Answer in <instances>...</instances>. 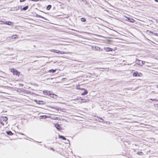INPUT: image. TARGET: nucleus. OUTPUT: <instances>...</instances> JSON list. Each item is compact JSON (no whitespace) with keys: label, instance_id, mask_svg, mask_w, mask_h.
<instances>
[{"label":"nucleus","instance_id":"obj_1","mask_svg":"<svg viewBox=\"0 0 158 158\" xmlns=\"http://www.w3.org/2000/svg\"><path fill=\"white\" fill-rule=\"evenodd\" d=\"M0 24H6L12 26L13 25V24L10 21H0Z\"/></svg>","mask_w":158,"mask_h":158},{"label":"nucleus","instance_id":"obj_2","mask_svg":"<svg viewBox=\"0 0 158 158\" xmlns=\"http://www.w3.org/2000/svg\"><path fill=\"white\" fill-rule=\"evenodd\" d=\"M11 71L13 73V74L14 75H18V76L19 74L20 73L19 71L14 69H11Z\"/></svg>","mask_w":158,"mask_h":158},{"label":"nucleus","instance_id":"obj_3","mask_svg":"<svg viewBox=\"0 0 158 158\" xmlns=\"http://www.w3.org/2000/svg\"><path fill=\"white\" fill-rule=\"evenodd\" d=\"M92 49L94 50H101L102 51V49H101V48H99V47H97V46H92Z\"/></svg>","mask_w":158,"mask_h":158},{"label":"nucleus","instance_id":"obj_4","mask_svg":"<svg viewBox=\"0 0 158 158\" xmlns=\"http://www.w3.org/2000/svg\"><path fill=\"white\" fill-rule=\"evenodd\" d=\"M142 74L141 73H137V72L134 73L133 74V76L134 77H137V76L141 77L142 76Z\"/></svg>","mask_w":158,"mask_h":158},{"label":"nucleus","instance_id":"obj_5","mask_svg":"<svg viewBox=\"0 0 158 158\" xmlns=\"http://www.w3.org/2000/svg\"><path fill=\"white\" fill-rule=\"evenodd\" d=\"M103 48L106 52L112 51L113 50V48L109 47H104Z\"/></svg>","mask_w":158,"mask_h":158},{"label":"nucleus","instance_id":"obj_6","mask_svg":"<svg viewBox=\"0 0 158 158\" xmlns=\"http://www.w3.org/2000/svg\"><path fill=\"white\" fill-rule=\"evenodd\" d=\"M55 126L58 130H60L62 129V128L60 127V125L58 124H56L55 125Z\"/></svg>","mask_w":158,"mask_h":158},{"label":"nucleus","instance_id":"obj_7","mask_svg":"<svg viewBox=\"0 0 158 158\" xmlns=\"http://www.w3.org/2000/svg\"><path fill=\"white\" fill-rule=\"evenodd\" d=\"M35 102L39 104H43V102L42 101H38L36 100H35Z\"/></svg>","mask_w":158,"mask_h":158},{"label":"nucleus","instance_id":"obj_8","mask_svg":"<svg viewBox=\"0 0 158 158\" xmlns=\"http://www.w3.org/2000/svg\"><path fill=\"white\" fill-rule=\"evenodd\" d=\"M127 19H128V21H129L130 22L134 23L135 22V20L131 18H128Z\"/></svg>","mask_w":158,"mask_h":158},{"label":"nucleus","instance_id":"obj_9","mask_svg":"<svg viewBox=\"0 0 158 158\" xmlns=\"http://www.w3.org/2000/svg\"><path fill=\"white\" fill-rule=\"evenodd\" d=\"M6 133L7 135H12L13 134L12 132L10 131H6Z\"/></svg>","mask_w":158,"mask_h":158},{"label":"nucleus","instance_id":"obj_10","mask_svg":"<svg viewBox=\"0 0 158 158\" xmlns=\"http://www.w3.org/2000/svg\"><path fill=\"white\" fill-rule=\"evenodd\" d=\"M81 89H83V90H85V91L84 92L82 93L81 95H85L86 94L88 93V92L86 89H84L83 88Z\"/></svg>","mask_w":158,"mask_h":158},{"label":"nucleus","instance_id":"obj_11","mask_svg":"<svg viewBox=\"0 0 158 158\" xmlns=\"http://www.w3.org/2000/svg\"><path fill=\"white\" fill-rule=\"evenodd\" d=\"M36 17H39V18H43L45 20H48V19H46V18H44V17L42 16H41L40 15H38V14H36Z\"/></svg>","mask_w":158,"mask_h":158},{"label":"nucleus","instance_id":"obj_12","mask_svg":"<svg viewBox=\"0 0 158 158\" xmlns=\"http://www.w3.org/2000/svg\"><path fill=\"white\" fill-rule=\"evenodd\" d=\"M82 101L81 102H83V103L86 102L88 101V99L85 98H82Z\"/></svg>","mask_w":158,"mask_h":158},{"label":"nucleus","instance_id":"obj_13","mask_svg":"<svg viewBox=\"0 0 158 158\" xmlns=\"http://www.w3.org/2000/svg\"><path fill=\"white\" fill-rule=\"evenodd\" d=\"M59 138H61L63 140H66V138H65L64 136H62V135H59Z\"/></svg>","mask_w":158,"mask_h":158},{"label":"nucleus","instance_id":"obj_14","mask_svg":"<svg viewBox=\"0 0 158 158\" xmlns=\"http://www.w3.org/2000/svg\"><path fill=\"white\" fill-rule=\"evenodd\" d=\"M50 51L52 52H56L57 53H58L59 50H55V49H52V50H51Z\"/></svg>","mask_w":158,"mask_h":158},{"label":"nucleus","instance_id":"obj_15","mask_svg":"<svg viewBox=\"0 0 158 158\" xmlns=\"http://www.w3.org/2000/svg\"><path fill=\"white\" fill-rule=\"evenodd\" d=\"M28 6H25L24 7H23V8H22L21 9V10H27L28 9Z\"/></svg>","mask_w":158,"mask_h":158},{"label":"nucleus","instance_id":"obj_16","mask_svg":"<svg viewBox=\"0 0 158 158\" xmlns=\"http://www.w3.org/2000/svg\"><path fill=\"white\" fill-rule=\"evenodd\" d=\"M56 69H52L49 70L48 71V72L49 73H54L56 72Z\"/></svg>","mask_w":158,"mask_h":158},{"label":"nucleus","instance_id":"obj_17","mask_svg":"<svg viewBox=\"0 0 158 158\" xmlns=\"http://www.w3.org/2000/svg\"><path fill=\"white\" fill-rule=\"evenodd\" d=\"M52 6L50 5H48L46 7V9L48 10H49L51 8Z\"/></svg>","mask_w":158,"mask_h":158},{"label":"nucleus","instance_id":"obj_18","mask_svg":"<svg viewBox=\"0 0 158 158\" xmlns=\"http://www.w3.org/2000/svg\"><path fill=\"white\" fill-rule=\"evenodd\" d=\"M2 118H3V121H5V122L8 119L6 117H2Z\"/></svg>","mask_w":158,"mask_h":158},{"label":"nucleus","instance_id":"obj_19","mask_svg":"<svg viewBox=\"0 0 158 158\" xmlns=\"http://www.w3.org/2000/svg\"><path fill=\"white\" fill-rule=\"evenodd\" d=\"M58 53H59L60 54H65L66 53V52L64 51H61L59 50Z\"/></svg>","mask_w":158,"mask_h":158},{"label":"nucleus","instance_id":"obj_20","mask_svg":"<svg viewBox=\"0 0 158 158\" xmlns=\"http://www.w3.org/2000/svg\"><path fill=\"white\" fill-rule=\"evenodd\" d=\"M139 61L141 62V64H140V65H141V66L143 65L145 62L144 61H141L140 60H139Z\"/></svg>","mask_w":158,"mask_h":158},{"label":"nucleus","instance_id":"obj_21","mask_svg":"<svg viewBox=\"0 0 158 158\" xmlns=\"http://www.w3.org/2000/svg\"><path fill=\"white\" fill-rule=\"evenodd\" d=\"M81 21L82 22H85L86 21V19L84 18H82L81 19Z\"/></svg>","mask_w":158,"mask_h":158},{"label":"nucleus","instance_id":"obj_22","mask_svg":"<svg viewBox=\"0 0 158 158\" xmlns=\"http://www.w3.org/2000/svg\"><path fill=\"white\" fill-rule=\"evenodd\" d=\"M44 117H45V118H46L47 117V116L46 115H42L40 116V119H43L44 118Z\"/></svg>","mask_w":158,"mask_h":158},{"label":"nucleus","instance_id":"obj_23","mask_svg":"<svg viewBox=\"0 0 158 158\" xmlns=\"http://www.w3.org/2000/svg\"><path fill=\"white\" fill-rule=\"evenodd\" d=\"M98 121L100 122H102L103 121V119H102V118H98Z\"/></svg>","mask_w":158,"mask_h":158},{"label":"nucleus","instance_id":"obj_24","mask_svg":"<svg viewBox=\"0 0 158 158\" xmlns=\"http://www.w3.org/2000/svg\"><path fill=\"white\" fill-rule=\"evenodd\" d=\"M43 93L45 95H48V94H48V93L47 91H43Z\"/></svg>","mask_w":158,"mask_h":158},{"label":"nucleus","instance_id":"obj_25","mask_svg":"<svg viewBox=\"0 0 158 158\" xmlns=\"http://www.w3.org/2000/svg\"><path fill=\"white\" fill-rule=\"evenodd\" d=\"M17 37H18L16 35H13L12 36V39H16L17 38Z\"/></svg>","mask_w":158,"mask_h":158},{"label":"nucleus","instance_id":"obj_26","mask_svg":"<svg viewBox=\"0 0 158 158\" xmlns=\"http://www.w3.org/2000/svg\"><path fill=\"white\" fill-rule=\"evenodd\" d=\"M152 34H153L154 35L157 36H158V33H153V32H152Z\"/></svg>","mask_w":158,"mask_h":158},{"label":"nucleus","instance_id":"obj_27","mask_svg":"<svg viewBox=\"0 0 158 158\" xmlns=\"http://www.w3.org/2000/svg\"><path fill=\"white\" fill-rule=\"evenodd\" d=\"M82 98H80V99H79L78 102H80V103H83V102H81L82 101Z\"/></svg>","mask_w":158,"mask_h":158},{"label":"nucleus","instance_id":"obj_28","mask_svg":"<svg viewBox=\"0 0 158 158\" xmlns=\"http://www.w3.org/2000/svg\"><path fill=\"white\" fill-rule=\"evenodd\" d=\"M150 99L151 100H153V101H158V100H157L156 98L155 99H151V98Z\"/></svg>","mask_w":158,"mask_h":158},{"label":"nucleus","instance_id":"obj_29","mask_svg":"<svg viewBox=\"0 0 158 158\" xmlns=\"http://www.w3.org/2000/svg\"><path fill=\"white\" fill-rule=\"evenodd\" d=\"M81 98V97H77V98H76L75 99V100H77L79 101V99H80Z\"/></svg>","mask_w":158,"mask_h":158},{"label":"nucleus","instance_id":"obj_30","mask_svg":"<svg viewBox=\"0 0 158 158\" xmlns=\"http://www.w3.org/2000/svg\"><path fill=\"white\" fill-rule=\"evenodd\" d=\"M142 153L141 152H139L137 153V154L139 155H141V154Z\"/></svg>","mask_w":158,"mask_h":158},{"label":"nucleus","instance_id":"obj_31","mask_svg":"<svg viewBox=\"0 0 158 158\" xmlns=\"http://www.w3.org/2000/svg\"><path fill=\"white\" fill-rule=\"evenodd\" d=\"M26 0H20V2H23L25 1Z\"/></svg>","mask_w":158,"mask_h":158},{"label":"nucleus","instance_id":"obj_32","mask_svg":"<svg viewBox=\"0 0 158 158\" xmlns=\"http://www.w3.org/2000/svg\"><path fill=\"white\" fill-rule=\"evenodd\" d=\"M19 85L22 86H23V84H19Z\"/></svg>","mask_w":158,"mask_h":158},{"label":"nucleus","instance_id":"obj_33","mask_svg":"<svg viewBox=\"0 0 158 158\" xmlns=\"http://www.w3.org/2000/svg\"><path fill=\"white\" fill-rule=\"evenodd\" d=\"M155 107H158V104H156L155 105Z\"/></svg>","mask_w":158,"mask_h":158},{"label":"nucleus","instance_id":"obj_34","mask_svg":"<svg viewBox=\"0 0 158 158\" xmlns=\"http://www.w3.org/2000/svg\"><path fill=\"white\" fill-rule=\"evenodd\" d=\"M31 1H39V0H31Z\"/></svg>","mask_w":158,"mask_h":158},{"label":"nucleus","instance_id":"obj_35","mask_svg":"<svg viewBox=\"0 0 158 158\" xmlns=\"http://www.w3.org/2000/svg\"><path fill=\"white\" fill-rule=\"evenodd\" d=\"M1 123L2 124V125H4V123H3L2 122H1Z\"/></svg>","mask_w":158,"mask_h":158},{"label":"nucleus","instance_id":"obj_36","mask_svg":"<svg viewBox=\"0 0 158 158\" xmlns=\"http://www.w3.org/2000/svg\"><path fill=\"white\" fill-rule=\"evenodd\" d=\"M139 62L138 63V64L140 65V64H141V62Z\"/></svg>","mask_w":158,"mask_h":158},{"label":"nucleus","instance_id":"obj_37","mask_svg":"<svg viewBox=\"0 0 158 158\" xmlns=\"http://www.w3.org/2000/svg\"><path fill=\"white\" fill-rule=\"evenodd\" d=\"M155 2H158V0H154Z\"/></svg>","mask_w":158,"mask_h":158},{"label":"nucleus","instance_id":"obj_38","mask_svg":"<svg viewBox=\"0 0 158 158\" xmlns=\"http://www.w3.org/2000/svg\"><path fill=\"white\" fill-rule=\"evenodd\" d=\"M51 150H53V151H54V149H53V148H51Z\"/></svg>","mask_w":158,"mask_h":158},{"label":"nucleus","instance_id":"obj_39","mask_svg":"<svg viewBox=\"0 0 158 158\" xmlns=\"http://www.w3.org/2000/svg\"><path fill=\"white\" fill-rule=\"evenodd\" d=\"M21 134L22 135H24L23 133H21Z\"/></svg>","mask_w":158,"mask_h":158},{"label":"nucleus","instance_id":"obj_40","mask_svg":"<svg viewBox=\"0 0 158 158\" xmlns=\"http://www.w3.org/2000/svg\"><path fill=\"white\" fill-rule=\"evenodd\" d=\"M67 140H68V142H69V140L68 139Z\"/></svg>","mask_w":158,"mask_h":158},{"label":"nucleus","instance_id":"obj_41","mask_svg":"<svg viewBox=\"0 0 158 158\" xmlns=\"http://www.w3.org/2000/svg\"><path fill=\"white\" fill-rule=\"evenodd\" d=\"M157 88H158V85H157Z\"/></svg>","mask_w":158,"mask_h":158},{"label":"nucleus","instance_id":"obj_42","mask_svg":"<svg viewBox=\"0 0 158 158\" xmlns=\"http://www.w3.org/2000/svg\"><path fill=\"white\" fill-rule=\"evenodd\" d=\"M44 119H45V117H44Z\"/></svg>","mask_w":158,"mask_h":158}]
</instances>
